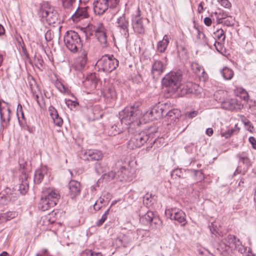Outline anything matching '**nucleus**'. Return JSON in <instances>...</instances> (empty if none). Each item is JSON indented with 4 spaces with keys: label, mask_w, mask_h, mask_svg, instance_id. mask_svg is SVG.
Returning a JSON list of instances; mask_svg holds the SVG:
<instances>
[{
    "label": "nucleus",
    "mask_w": 256,
    "mask_h": 256,
    "mask_svg": "<svg viewBox=\"0 0 256 256\" xmlns=\"http://www.w3.org/2000/svg\"><path fill=\"white\" fill-rule=\"evenodd\" d=\"M142 111L138 104L126 107L119 112V118L122 124L130 133L134 134L142 124Z\"/></svg>",
    "instance_id": "f257e3e1"
},
{
    "label": "nucleus",
    "mask_w": 256,
    "mask_h": 256,
    "mask_svg": "<svg viewBox=\"0 0 256 256\" xmlns=\"http://www.w3.org/2000/svg\"><path fill=\"white\" fill-rule=\"evenodd\" d=\"M182 74L180 72H171L166 74L162 80L164 86L168 88V91L175 92L178 89H184V85H180Z\"/></svg>",
    "instance_id": "f03ea898"
},
{
    "label": "nucleus",
    "mask_w": 256,
    "mask_h": 256,
    "mask_svg": "<svg viewBox=\"0 0 256 256\" xmlns=\"http://www.w3.org/2000/svg\"><path fill=\"white\" fill-rule=\"evenodd\" d=\"M219 249L224 252H228L232 250H237L240 254L245 252L246 248L242 244L239 239L230 234L226 238L223 239L219 244Z\"/></svg>",
    "instance_id": "7ed1b4c3"
},
{
    "label": "nucleus",
    "mask_w": 256,
    "mask_h": 256,
    "mask_svg": "<svg viewBox=\"0 0 256 256\" xmlns=\"http://www.w3.org/2000/svg\"><path fill=\"white\" fill-rule=\"evenodd\" d=\"M106 29L102 23L98 22L94 25L90 24L86 29V35L90 36L94 34L97 40L102 48H106L108 46V37Z\"/></svg>",
    "instance_id": "20e7f679"
},
{
    "label": "nucleus",
    "mask_w": 256,
    "mask_h": 256,
    "mask_svg": "<svg viewBox=\"0 0 256 256\" xmlns=\"http://www.w3.org/2000/svg\"><path fill=\"white\" fill-rule=\"evenodd\" d=\"M64 42L68 48L72 52H76L82 46L80 36L72 30L68 31L64 36Z\"/></svg>",
    "instance_id": "39448f33"
},
{
    "label": "nucleus",
    "mask_w": 256,
    "mask_h": 256,
    "mask_svg": "<svg viewBox=\"0 0 256 256\" xmlns=\"http://www.w3.org/2000/svg\"><path fill=\"white\" fill-rule=\"evenodd\" d=\"M120 0H95L93 3L94 10L95 14H102L108 10L117 8L119 10Z\"/></svg>",
    "instance_id": "423d86ee"
},
{
    "label": "nucleus",
    "mask_w": 256,
    "mask_h": 256,
    "mask_svg": "<svg viewBox=\"0 0 256 256\" xmlns=\"http://www.w3.org/2000/svg\"><path fill=\"white\" fill-rule=\"evenodd\" d=\"M96 65L104 72H110L118 66V61L113 55H104L99 59Z\"/></svg>",
    "instance_id": "0eeeda50"
},
{
    "label": "nucleus",
    "mask_w": 256,
    "mask_h": 256,
    "mask_svg": "<svg viewBox=\"0 0 256 256\" xmlns=\"http://www.w3.org/2000/svg\"><path fill=\"white\" fill-rule=\"evenodd\" d=\"M140 222L143 225L150 226L152 229H160L162 224L160 219L150 210L140 216Z\"/></svg>",
    "instance_id": "6e6552de"
},
{
    "label": "nucleus",
    "mask_w": 256,
    "mask_h": 256,
    "mask_svg": "<svg viewBox=\"0 0 256 256\" xmlns=\"http://www.w3.org/2000/svg\"><path fill=\"white\" fill-rule=\"evenodd\" d=\"M166 216L172 220L177 221L184 226L186 222L185 213L177 208L166 209L165 211Z\"/></svg>",
    "instance_id": "1a4fd4ad"
},
{
    "label": "nucleus",
    "mask_w": 256,
    "mask_h": 256,
    "mask_svg": "<svg viewBox=\"0 0 256 256\" xmlns=\"http://www.w3.org/2000/svg\"><path fill=\"white\" fill-rule=\"evenodd\" d=\"M150 138V136L144 132L134 134L128 143V147L130 149L140 148Z\"/></svg>",
    "instance_id": "9d476101"
},
{
    "label": "nucleus",
    "mask_w": 256,
    "mask_h": 256,
    "mask_svg": "<svg viewBox=\"0 0 256 256\" xmlns=\"http://www.w3.org/2000/svg\"><path fill=\"white\" fill-rule=\"evenodd\" d=\"M144 20L141 16L139 8H138L136 14L132 17V25L134 31L140 34H144L145 26L143 22Z\"/></svg>",
    "instance_id": "9b49d317"
},
{
    "label": "nucleus",
    "mask_w": 256,
    "mask_h": 256,
    "mask_svg": "<svg viewBox=\"0 0 256 256\" xmlns=\"http://www.w3.org/2000/svg\"><path fill=\"white\" fill-rule=\"evenodd\" d=\"M116 24V28L118 29L122 35L127 40L129 36V22L124 14H123L122 16L117 18Z\"/></svg>",
    "instance_id": "f8f14e48"
},
{
    "label": "nucleus",
    "mask_w": 256,
    "mask_h": 256,
    "mask_svg": "<svg viewBox=\"0 0 256 256\" xmlns=\"http://www.w3.org/2000/svg\"><path fill=\"white\" fill-rule=\"evenodd\" d=\"M223 109L228 110H239L242 108L243 104L240 100L236 98L228 99L221 102Z\"/></svg>",
    "instance_id": "ddd939ff"
},
{
    "label": "nucleus",
    "mask_w": 256,
    "mask_h": 256,
    "mask_svg": "<svg viewBox=\"0 0 256 256\" xmlns=\"http://www.w3.org/2000/svg\"><path fill=\"white\" fill-rule=\"evenodd\" d=\"M84 159L88 161H98L102 160L104 155L100 150H88L84 153Z\"/></svg>",
    "instance_id": "4468645a"
},
{
    "label": "nucleus",
    "mask_w": 256,
    "mask_h": 256,
    "mask_svg": "<svg viewBox=\"0 0 256 256\" xmlns=\"http://www.w3.org/2000/svg\"><path fill=\"white\" fill-rule=\"evenodd\" d=\"M43 196L56 205L60 195L58 190L52 188H48L43 191Z\"/></svg>",
    "instance_id": "2eb2a0df"
},
{
    "label": "nucleus",
    "mask_w": 256,
    "mask_h": 256,
    "mask_svg": "<svg viewBox=\"0 0 256 256\" xmlns=\"http://www.w3.org/2000/svg\"><path fill=\"white\" fill-rule=\"evenodd\" d=\"M166 68V65L160 60H154L152 64V74L154 78L162 74Z\"/></svg>",
    "instance_id": "dca6fc26"
},
{
    "label": "nucleus",
    "mask_w": 256,
    "mask_h": 256,
    "mask_svg": "<svg viewBox=\"0 0 256 256\" xmlns=\"http://www.w3.org/2000/svg\"><path fill=\"white\" fill-rule=\"evenodd\" d=\"M68 189L70 198H74L80 193V184L76 180H70L68 184Z\"/></svg>",
    "instance_id": "f3484780"
},
{
    "label": "nucleus",
    "mask_w": 256,
    "mask_h": 256,
    "mask_svg": "<svg viewBox=\"0 0 256 256\" xmlns=\"http://www.w3.org/2000/svg\"><path fill=\"white\" fill-rule=\"evenodd\" d=\"M87 62V54L83 52L80 56L75 60L72 68L76 70L80 71L84 68Z\"/></svg>",
    "instance_id": "a211bd4d"
},
{
    "label": "nucleus",
    "mask_w": 256,
    "mask_h": 256,
    "mask_svg": "<svg viewBox=\"0 0 256 256\" xmlns=\"http://www.w3.org/2000/svg\"><path fill=\"white\" fill-rule=\"evenodd\" d=\"M49 172L46 166H42L40 168L37 170L34 174V182L36 184H39L45 178L49 176Z\"/></svg>",
    "instance_id": "6ab92c4d"
},
{
    "label": "nucleus",
    "mask_w": 256,
    "mask_h": 256,
    "mask_svg": "<svg viewBox=\"0 0 256 256\" xmlns=\"http://www.w3.org/2000/svg\"><path fill=\"white\" fill-rule=\"evenodd\" d=\"M132 238L130 236L123 234L114 240V244L118 247H126L132 242Z\"/></svg>",
    "instance_id": "aec40b11"
},
{
    "label": "nucleus",
    "mask_w": 256,
    "mask_h": 256,
    "mask_svg": "<svg viewBox=\"0 0 256 256\" xmlns=\"http://www.w3.org/2000/svg\"><path fill=\"white\" fill-rule=\"evenodd\" d=\"M180 111L178 109H172L166 113V117L168 120V124L174 123L180 116Z\"/></svg>",
    "instance_id": "412c9836"
},
{
    "label": "nucleus",
    "mask_w": 256,
    "mask_h": 256,
    "mask_svg": "<svg viewBox=\"0 0 256 256\" xmlns=\"http://www.w3.org/2000/svg\"><path fill=\"white\" fill-rule=\"evenodd\" d=\"M102 94L107 99H115L116 98V92L114 86L112 84H108L103 89Z\"/></svg>",
    "instance_id": "4be33fe9"
},
{
    "label": "nucleus",
    "mask_w": 256,
    "mask_h": 256,
    "mask_svg": "<svg viewBox=\"0 0 256 256\" xmlns=\"http://www.w3.org/2000/svg\"><path fill=\"white\" fill-rule=\"evenodd\" d=\"M28 175L26 173L22 172L20 176L21 183L19 186V191L22 194H25L28 190Z\"/></svg>",
    "instance_id": "5701e85b"
},
{
    "label": "nucleus",
    "mask_w": 256,
    "mask_h": 256,
    "mask_svg": "<svg viewBox=\"0 0 256 256\" xmlns=\"http://www.w3.org/2000/svg\"><path fill=\"white\" fill-rule=\"evenodd\" d=\"M48 4L46 3L44 4L40 9V13L42 17L46 18L48 20H49L51 22L55 23L54 18H52L54 16L53 12H51V8H48L46 9Z\"/></svg>",
    "instance_id": "b1692460"
},
{
    "label": "nucleus",
    "mask_w": 256,
    "mask_h": 256,
    "mask_svg": "<svg viewBox=\"0 0 256 256\" xmlns=\"http://www.w3.org/2000/svg\"><path fill=\"white\" fill-rule=\"evenodd\" d=\"M55 206L54 202H50V200L42 196L38 204V208L42 211H46Z\"/></svg>",
    "instance_id": "393cba45"
},
{
    "label": "nucleus",
    "mask_w": 256,
    "mask_h": 256,
    "mask_svg": "<svg viewBox=\"0 0 256 256\" xmlns=\"http://www.w3.org/2000/svg\"><path fill=\"white\" fill-rule=\"evenodd\" d=\"M166 107L165 105L158 104L154 106L152 108V114L155 120L160 118L164 115V108Z\"/></svg>",
    "instance_id": "a878e982"
},
{
    "label": "nucleus",
    "mask_w": 256,
    "mask_h": 256,
    "mask_svg": "<svg viewBox=\"0 0 256 256\" xmlns=\"http://www.w3.org/2000/svg\"><path fill=\"white\" fill-rule=\"evenodd\" d=\"M170 37L167 35L164 36L163 39L158 43L157 50L160 52H164L169 43Z\"/></svg>",
    "instance_id": "bb28decb"
},
{
    "label": "nucleus",
    "mask_w": 256,
    "mask_h": 256,
    "mask_svg": "<svg viewBox=\"0 0 256 256\" xmlns=\"http://www.w3.org/2000/svg\"><path fill=\"white\" fill-rule=\"evenodd\" d=\"M186 86L188 88V90L186 93L188 92L197 95L200 94L202 90V88L196 84L190 82H188Z\"/></svg>",
    "instance_id": "cd10ccee"
},
{
    "label": "nucleus",
    "mask_w": 256,
    "mask_h": 256,
    "mask_svg": "<svg viewBox=\"0 0 256 256\" xmlns=\"http://www.w3.org/2000/svg\"><path fill=\"white\" fill-rule=\"evenodd\" d=\"M124 126V124H122L121 122L114 124L110 130V134L116 136L120 134L123 131L124 128H126Z\"/></svg>",
    "instance_id": "c85d7f7f"
},
{
    "label": "nucleus",
    "mask_w": 256,
    "mask_h": 256,
    "mask_svg": "<svg viewBox=\"0 0 256 256\" xmlns=\"http://www.w3.org/2000/svg\"><path fill=\"white\" fill-rule=\"evenodd\" d=\"M215 16L216 18V22L218 24H222V20L227 16V14L223 10H220L218 12H212V16Z\"/></svg>",
    "instance_id": "c756f323"
},
{
    "label": "nucleus",
    "mask_w": 256,
    "mask_h": 256,
    "mask_svg": "<svg viewBox=\"0 0 256 256\" xmlns=\"http://www.w3.org/2000/svg\"><path fill=\"white\" fill-rule=\"evenodd\" d=\"M192 68L193 71L198 76H202V77H204V75L206 74L204 69L203 68L198 64L196 62H194L192 64Z\"/></svg>",
    "instance_id": "7c9ffc66"
},
{
    "label": "nucleus",
    "mask_w": 256,
    "mask_h": 256,
    "mask_svg": "<svg viewBox=\"0 0 256 256\" xmlns=\"http://www.w3.org/2000/svg\"><path fill=\"white\" fill-rule=\"evenodd\" d=\"M221 74L223 78L226 80H231L234 76V72L232 70L227 67L224 68L221 70Z\"/></svg>",
    "instance_id": "2f4dec72"
},
{
    "label": "nucleus",
    "mask_w": 256,
    "mask_h": 256,
    "mask_svg": "<svg viewBox=\"0 0 256 256\" xmlns=\"http://www.w3.org/2000/svg\"><path fill=\"white\" fill-rule=\"evenodd\" d=\"M155 120L154 118V115L152 114V110H148L144 114H142V123H146L148 122L150 120Z\"/></svg>",
    "instance_id": "473e14b6"
},
{
    "label": "nucleus",
    "mask_w": 256,
    "mask_h": 256,
    "mask_svg": "<svg viewBox=\"0 0 256 256\" xmlns=\"http://www.w3.org/2000/svg\"><path fill=\"white\" fill-rule=\"evenodd\" d=\"M2 220L4 222L16 218L18 216V213L16 212H9L6 213L2 214Z\"/></svg>",
    "instance_id": "72a5a7b5"
},
{
    "label": "nucleus",
    "mask_w": 256,
    "mask_h": 256,
    "mask_svg": "<svg viewBox=\"0 0 256 256\" xmlns=\"http://www.w3.org/2000/svg\"><path fill=\"white\" fill-rule=\"evenodd\" d=\"M16 114L18 117V122L22 126V120L24 119V114L22 110V106L19 104L18 106Z\"/></svg>",
    "instance_id": "f704fd0d"
},
{
    "label": "nucleus",
    "mask_w": 256,
    "mask_h": 256,
    "mask_svg": "<svg viewBox=\"0 0 256 256\" xmlns=\"http://www.w3.org/2000/svg\"><path fill=\"white\" fill-rule=\"evenodd\" d=\"M214 36L218 41L224 42L226 36L224 31L222 29H219L214 33Z\"/></svg>",
    "instance_id": "c9c22d12"
},
{
    "label": "nucleus",
    "mask_w": 256,
    "mask_h": 256,
    "mask_svg": "<svg viewBox=\"0 0 256 256\" xmlns=\"http://www.w3.org/2000/svg\"><path fill=\"white\" fill-rule=\"evenodd\" d=\"M84 84L86 88L90 89H94L96 86V80H92L90 78H86L84 82Z\"/></svg>",
    "instance_id": "e433bc0d"
},
{
    "label": "nucleus",
    "mask_w": 256,
    "mask_h": 256,
    "mask_svg": "<svg viewBox=\"0 0 256 256\" xmlns=\"http://www.w3.org/2000/svg\"><path fill=\"white\" fill-rule=\"evenodd\" d=\"M81 256H102V254L100 252H95L90 250H86L82 253Z\"/></svg>",
    "instance_id": "4c0bfd02"
},
{
    "label": "nucleus",
    "mask_w": 256,
    "mask_h": 256,
    "mask_svg": "<svg viewBox=\"0 0 256 256\" xmlns=\"http://www.w3.org/2000/svg\"><path fill=\"white\" fill-rule=\"evenodd\" d=\"M152 195L151 194L147 193L144 196L143 198L144 204H146V206H149L152 205Z\"/></svg>",
    "instance_id": "58836bf2"
},
{
    "label": "nucleus",
    "mask_w": 256,
    "mask_h": 256,
    "mask_svg": "<svg viewBox=\"0 0 256 256\" xmlns=\"http://www.w3.org/2000/svg\"><path fill=\"white\" fill-rule=\"evenodd\" d=\"M234 18L232 16H226L225 19L222 20V23L226 26H232L234 24Z\"/></svg>",
    "instance_id": "ea45409f"
},
{
    "label": "nucleus",
    "mask_w": 256,
    "mask_h": 256,
    "mask_svg": "<svg viewBox=\"0 0 256 256\" xmlns=\"http://www.w3.org/2000/svg\"><path fill=\"white\" fill-rule=\"evenodd\" d=\"M172 176L174 178H184L183 174H182V172L181 170L180 169H176L172 171Z\"/></svg>",
    "instance_id": "a19ab883"
},
{
    "label": "nucleus",
    "mask_w": 256,
    "mask_h": 256,
    "mask_svg": "<svg viewBox=\"0 0 256 256\" xmlns=\"http://www.w3.org/2000/svg\"><path fill=\"white\" fill-rule=\"evenodd\" d=\"M62 4L64 8H69L73 4L76 0H62Z\"/></svg>",
    "instance_id": "79ce46f5"
},
{
    "label": "nucleus",
    "mask_w": 256,
    "mask_h": 256,
    "mask_svg": "<svg viewBox=\"0 0 256 256\" xmlns=\"http://www.w3.org/2000/svg\"><path fill=\"white\" fill-rule=\"evenodd\" d=\"M222 6L229 8L231 7V3L228 0H218Z\"/></svg>",
    "instance_id": "37998d69"
},
{
    "label": "nucleus",
    "mask_w": 256,
    "mask_h": 256,
    "mask_svg": "<svg viewBox=\"0 0 256 256\" xmlns=\"http://www.w3.org/2000/svg\"><path fill=\"white\" fill-rule=\"evenodd\" d=\"M224 42L216 41L214 46L217 51L220 52L222 50V44Z\"/></svg>",
    "instance_id": "c03bdc74"
},
{
    "label": "nucleus",
    "mask_w": 256,
    "mask_h": 256,
    "mask_svg": "<svg viewBox=\"0 0 256 256\" xmlns=\"http://www.w3.org/2000/svg\"><path fill=\"white\" fill-rule=\"evenodd\" d=\"M36 256H52L48 252V250L44 249L39 252L37 253Z\"/></svg>",
    "instance_id": "a18cd8bd"
},
{
    "label": "nucleus",
    "mask_w": 256,
    "mask_h": 256,
    "mask_svg": "<svg viewBox=\"0 0 256 256\" xmlns=\"http://www.w3.org/2000/svg\"><path fill=\"white\" fill-rule=\"evenodd\" d=\"M234 132V129L228 130L226 132L222 133V136L226 138H228Z\"/></svg>",
    "instance_id": "49530a36"
},
{
    "label": "nucleus",
    "mask_w": 256,
    "mask_h": 256,
    "mask_svg": "<svg viewBox=\"0 0 256 256\" xmlns=\"http://www.w3.org/2000/svg\"><path fill=\"white\" fill-rule=\"evenodd\" d=\"M243 123L246 126H247V128L248 130L252 131V130L253 129L254 127L252 126L250 122L248 120L245 118L242 120Z\"/></svg>",
    "instance_id": "de8ad7c7"
},
{
    "label": "nucleus",
    "mask_w": 256,
    "mask_h": 256,
    "mask_svg": "<svg viewBox=\"0 0 256 256\" xmlns=\"http://www.w3.org/2000/svg\"><path fill=\"white\" fill-rule=\"evenodd\" d=\"M248 141L251 144L253 149L256 150V140L253 136H250L248 138Z\"/></svg>",
    "instance_id": "09e8293b"
},
{
    "label": "nucleus",
    "mask_w": 256,
    "mask_h": 256,
    "mask_svg": "<svg viewBox=\"0 0 256 256\" xmlns=\"http://www.w3.org/2000/svg\"><path fill=\"white\" fill-rule=\"evenodd\" d=\"M53 122L54 124L58 126H61L63 124L62 119L60 117L54 119Z\"/></svg>",
    "instance_id": "8fccbe9b"
},
{
    "label": "nucleus",
    "mask_w": 256,
    "mask_h": 256,
    "mask_svg": "<svg viewBox=\"0 0 256 256\" xmlns=\"http://www.w3.org/2000/svg\"><path fill=\"white\" fill-rule=\"evenodd\" d=\"M204 2H202L198 4V12L199 14L202 13L204 10L205 8H204Z\"/></svg>",
    "instance_id": "3c124183"
},
{
    "label": "nucleus",
    "mask_w": 256,
    "mask_h": 256,
    "mask_svg": "<svg viewBox=\"0 0 256 256\" xmlns=\"http://www.w3.org/2000/svg\"><path fill=\"white\" fill-rule=\"evenodd\" d=\"M107 217L104 215H102L101 218L100 219L98 222H96V224L98 226H100L102 224L105 222V220L107 219Z\"/></svg>",
    "instance_id": "603ef678"
},
{
    "label": "nucleus",
    "mask_w": 256,
    "mask_h": 256,
    "mask_svg": "<svg viewBox=\"0 0 256 256\" xmlns=\"http://www.w3.org/2000/svg\"><path fill=\"white\" fill-rule=\"evenodd\" d=\"M102 206V205L99 203L98 200H96L94 205V209L96 210H99Z\"/></svg>",
    "instance_id": "864d4df0"
},
{
    "label": "nucleus",
    "mask_w": 256,
    "mask_h": 256,
    "mask_svg": "<svg viewBox=\"0 0 256 256\" xmlns=\"http://www.w3.org/2000/svg\"><path fill=\"white\" fill-rule=\"evenodd\" d=\"M66 105L69 106H76L78 105V102L75 101H72L70 100H68L66 102Z\"/></svg>",
    "instance_id": "5fc2aeb1"
},
{
    "label": "nucleus",
    "mask_w": 256,
    "mask_h": 256,
    "mask_svg": "<svg viewBox=\"0 0 256 256\" xmlns=\"http://www.w3.org/2000/svg\"><path fill=\"white\" fill-rule=\"evenodd\" d=\"M204 23L207 26H210L212 24V20L209 17H206L204 19Z\"/></svg>",
    "instance_id": "6e6d98bb"
},
{
    "label": "nucleus",
    "mask_w": 256,
    "mask_h": 256,
    "mask_svg": "<svg viewBox=\"0 0 256 256\" xmlns=\"http://www.w3.org/2000/svg\"><path fill=\"white\" fill-rule=\"evenodd\" d=\"M48 111L50 112V116L53 115V114H55V112H56L57 110H56L52 106H50L48 108Z\"/></svg>",
    "instance_id": "4d7b16f0"
},
{
    "label": "nucleus",
    "mask_w": 256,
    "mask_h": 256,
    "mask_svg": "<svg viewBox=\"0 0 256 256\" xmlns=\"http://www.w3.org/2000/svg\"><path fill=\"white\" fill-rule=\"evenodd\" d=\"M206 134L208 136H211L213 134V130L212 128H208L206 130Z\"/></svg>",
    "instance_id": "13d9d810"
},
{
    "label": "nucleus",
    "mask_w": 256,
    "mask_h": 256,
    "mask_svg": "<svg viewBox=\"0 0 256 256\" xmlns=\"http://www.w3.org/2000/svg\"><path fill=\"white\" fill-rule=\"evenodd\" d=\"M246 156L244 154H241L238 155V157L239 158L240 162H241L242 160H243Z\"/></svg>",
    "instance_id": "bf43d9fd"
},
{
    "label": "nucleus",
    "mask_w": 256,
    "mask_h": 256,
    "mask_svg": "<svg viewBox=\"0 0 256 256\" xmlns=\"http://www.w3.org/2000/svg\"><path fill=\"white\" fill-rule=\"evenodd\" d=\"M197 115V112L194 111L189 113L188 116L190 118H192Z\"/></svg>",
    "instance_id": "052dcab7"
},
{
    "label": "nucleus",
    "mask_w": 256,
    "mask_h": 256,
    "mask_svg": "<svg viewBox=\"0 0 256 256\" xmlns=\"http://www.w3.org/2000/svg\"><path fill=\"white\" fill-rule=\"evenodd\" d=\"M5 33V30L4 26L0 24V36L3 35Z\"/></svg>",
    "instance_id": "680f3d73"
},
{
    "label": "nucleus",
    "mask_w": 256,
    "mask_h": 256,
    "mask_svg": "<svg viewBox=\"0 0 256 256\" xmlns=\"http://www.w3.org/2000/svg\"><path fill=\"white\" fill-rule=\"evenodd\" d=\"M38 98H39V97H38V94H36V95L34 94V96H33V98H34V99L35 100H36V102L38 103V104L40 106V102H39Z\"/></svg>",
    "instance_id": "e2e57ef3"
},
{
    "label": "nucleus",
    "mask_w": 256,
    "mask_h": 256,
    "mask_svg": "<svg viewBox=\"0 0 256 256\" xmlns=\"http://www.w3.org/2000/svg\"><path fill=\"white\" fill-rule=\"evenodd\" d=\"M51 117L54 120V119L60 118V116H59L58 112H55V114H53V115Z\"/></svg>",
    "instance_id": "0e129e2a"
},
{
    "label": "nucleus",
    "mask_w": 256,
    "mask_h": 256,
    "mask_svg": "<svg viewBox=\"0 0 256 256\" xmlns=\"http://www.w3.org/2000/svg\"><path fill=\"white\" fill-rule=\"evenodd\" d=\"M244 164H245L247 166L250 165V161L249 158H246V160L244 161Z\"/></svg>",
    "instance_id": "69168bd1"
},
{
    "label": "nucleus",
    "mask_w": 256,
    "mask_h": 256,
    "mask_svg": "<svg viewBox=\"0 0 256 256\" xmlns=\"http://www.w3.org/2000/svg\"><path fill=\"white\" fill-rule=\"evenodd\" d=\"M60 86L62 87V88H59L60 90L62 92H66V88L62 84H60Z\"/></svg>",
    "instance_id": "338daca9"
},
{
    "label": "nucleus",
    "mask_w": 256,
    "mask_h": 256,
    "mask_svg": "<svg viewBox=\"0 0 256 256\" xmlns=\"http://www.w3.org/2000/svg\"><path fill=\"white\" fill-rule=\"evenodd\" d=\"M0 256H8V254L6 252H4L0 254Z\"/></svg>",
    "instance_id": "774afa93"
}]
</instances>
